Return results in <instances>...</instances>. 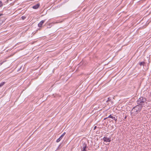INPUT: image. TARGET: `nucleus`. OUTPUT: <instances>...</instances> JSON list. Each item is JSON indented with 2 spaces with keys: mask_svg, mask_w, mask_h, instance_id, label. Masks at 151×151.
<instances>
[{
  "mask_svg": "<svg viewBox=\"0 0 151 151\" xmlns=\"http://www.w3.org/2000/svg\"><path fill=\"white\" fill-rule=\"evenodd\" d=\"M111 100V99L110 98H108V100L106 101V102H108V101H110Z\"/></svg>",
  "mask_w": 151,
  "mask_h": 151,
  "instance_id": "f8f14e48",
  "label": "nucleus"
},
{
  "mask_svg": "<svg viewBox=\"0 0 151 151\" xmlns=\"http://www.w3.org/2000/svg\"><path fill=\"white\" fill-rule=\"evenodd\" d=\"M150 96L151 97V93H150Z\"/></svg>",
  "mask_w": 151,
  "mask_h": 151,
  "instance_id": "a211bd4d",
  "label": "nucleus"
},
{
  "mask_svg": "<svg viewBox=\"0 0 151 151\" xmlns=\"http://www.w3.org/2000/svg\"><path fill=\"white\" fill-rule=\"evenodd\" d=\"M146 98L143 97H141L139 98L137 100V102L138 104L139 105H142V106L145 104L147 103Z\"/></svg>",
  "mask_w": 151,
  "mask_h": 151,
  "instance_id": "f257e3e1",
  "label": "nucleus"
},
{
  "mask_svg": "<svg viewBox=\"0 0 151 151\" xmlns=\"http://www.w3.org/2000/svg\"><path fill=\"white\" fill-rule=\"evenodd\" d=\"M97 127L96 126H95L94 128V129L95 130L96 128Z\"/></svg>",
  "mask_w": 151,
  "mask_h": 151,
  "instance_id": "2eb2a0df",
  "label": "nucleus"
},
{
  "mask_svg": "<svg viewBox=\"0 0 151 151\" xmlns=\"http://www.w3.org/2000/svg\"><path fill=\"white\" fill-rule=\"evenodd\" d=\"M65 134H66V133L65 132H64L61 135H62V136H63H63L65 135Z\"/></svg>",
  "mask_w": 151,
  "mask_h": 151,
  "instance_id": "4468645a",
  "label": "nucleus"
},
{
  "mask_svg": "<svg viewBox=\"0 0 151 151\" xmlns=\"http://www.w3.org/2000/svg\"><path fill=\"white\" fill-rule=\"evenodd\" d=\"M4 82H2L0 84V87L2 86L4 84Z\"/></svg>",
  "mask_w": 151,
  "mask_h": 151,
  "instance_id": "9d476101",
  "label": "nucleus"
},
{
  "mask_svg": "<svg viewBox=\"0 0 151 151\" xmlns=\"http://www.w3.org/2000/svg\"><path fill=\"white\" fill-rule=\"evenodd\" d=\"M114 120L115 121V122H116L117 121V119H116L115 118V119H114Z\"/></svg>",
  "mask_w": 151,
  "mask_h": 151,
  "instance_id": "dca6fc26",
  "label": "nucleus"
},
{
  "mask_svg": "<svg viewBox=\"0 0 151 151\" xmlns=\"http://www.w3.org/2000/svg\"><path fill=\"white\" fill-rule=\"evenodd\" d=\"M126 117H126V116L125 117V118H126Z\"/></svg>",
  "mask_w": 151,
  "mask_h": 151,
  "instance_id": "6ab92c4d",
  "label": "nucleus"
},
{
  "mask_svg": "<svg viewBox=\"0 0 151 151\" xmlns=\"http://www.w3.org/2000/svg\"><path fill=\"white\" fill-rule=\"evenodd\" d=\"M142 107V105L138 104L133 108L132 111H133L134 113H138L140 111Z\"/></svg>",
  "mask_w": 151,
  "mask_h": 151,
  "instance_id": "f03ea898",
  "label": "nucleus"
},
{
  "mask_svg": "<svg viewBox=\"0 0 151 151\" xmlns=\"http://www.w3.org/2000/svg\"><path fill=\"white\" fill-rule=\"evenodd\" d=\"M40 4H37L33 6L32 8L34 9H37L39 6Z\"/></svg>",
  "mask_w": 151,
  "mask_h": 151,
  "instance_id": "423d86ee",
  "label": "nucleus"
},
{
  "mask_svg": "<svg viewBox=\"0 0 151 151\" xmlns=\"http://www.w3.org/2000/svg\"><path fill=\"white\" fill-rule=\"evenodd\" d=\"M2 15L3 14H2L0 13V16Z\"/></svg>",
  "mask_w": 151,
  "mask_h": 151,
  "instance_id": "f3484780",
  "label": "nucleus"
},
{
  "mask_svg": "<svg viewBox=\"0 0 151 151\" xmlns=\"http://www.w3.org/2000/svg\"><path fill=\"white\" fill-rule=\"evenodd\" d=\"M45 20H42L38 24V26L40 27H41L42 25L45 22Z\"/></svg>",
  "mask_w": 151,
  "mask_h": 151,
  "instance_id": "39448f33",
  "label": "nucleus"
},
{
  "mask_svg": "<svg viewBox=\"0 0 151 151\" xmlns=\"http://www.w3.org/2000/svg\"><path fill=\"white\" fill-rule=\"evenodd\" d=\"M145 63L144 62V61H142V62H139V65H140V66H141V65H144L145 64Z\"/></svg>",
  "mask_w": 151,
  "mask_h": 151,
  "instance_id": "1a4fd4ad",
  "label": "nucleus"
},
{
  "mask_svg": "<svg viewBox=\"0 0 151 151\" xmlns=\"http://www.w3.org/2000/svg\"><path fill=\"white\" fill-rule=\"evenodd\" d=\"M3 5V3L2 2L0 1V7H2Z\"/></svg>",
  "mask_w": 151,
  "mask_h": 151,
  "instance_id": "9b49d317",
  "label": "nucleus"
},
{
  "mask_svg": "<svg viewBox=\"0 0 151 151\" xmlns=\"http://www.w3.org/2000/svg\"><path fill=\"white\" fill-rule=\"evenodd\" d=\"M22 19L23 20L25 19L26 18V17H24V16H22V17H21Z\"/></svg>",
  "mask_w": 151,
  "mask_h": 151,
  "instance_id": "ddd939ff",
  "label": "nucleus"
},
{
  "mask_svg": "<svg viewBox=\"0 0 151 151\" xmlns=\"http://www.w3.org/2000/svg\"><path fill=\"white\" fill-rule=\"evenodd\" d=\"M103 140L105 142H110L111 141V140L110 138L106 137H104L103 138Z\"/></svg>",
  "mask_w": 151,
  "mask_h": 151,
  "instance_id": "20e7f679",
  "label": "nucleus"
},
{
  "mask_svg": "<svg viewBox=\"0 0 151 151\" xmlns=\"http://www.w3.org/2000/svg\"><path fill=\"white\" fill-rule=\"evenodd\" d=\"M82 147V148L81 149V151H87L86 150L87 145L84 142L83 143Z\"/></svg>",
  "mask_w": 151,
  "mask_h": 151,
  "instance_id": "7ed1b4c3",
  "label": "nucleus"
},
{
  "mask_svg": "<svg viewBox=\"0 0 151 151\" xmlns=\"http://www.w3.org/2000/svg\"><path fill=\"white\" fill-rule=\"evenodd\" d=\"M108 118H112L113 119H115V117H114L112 116L110 114L108 117L104 118V119L105 120L106 119Z\"/></svg>",
  "mask_w": 151,
  "mask_h": 151,
  "instance_id": "6e6552de",
  "label": "nucleus"
},
{
  "mask_svg": "<svg viewBox=\"0 0 151 151\" xmlns=\"http://www.w3.org/2000/svg\"><path fill=\"white\" fill-rule=\"evenodd\" d=\"M63 136H62V135H61L60 137L58 138L56 140V142H59L61 139H62V138H63Z\"/></svg>",
  "mask_w": 151,
  "mask_h": 151,
  "instance_id": "0eeeda50",
  "label": "nucleus"
}]
</instances>
